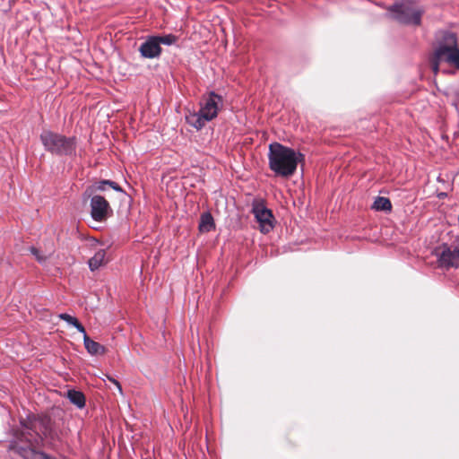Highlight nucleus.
<instances>
[{
    "label": "nucleus",
    "mask_w": 459,
    "mask_h": 459,
    "mask_svg": "<svg viewBox=\"0 0 459 459\" xmlns=\"http://www.w3.org/2000/svg\"><path fill=\"white\" fill-rule=\"evenodd\" d=\"M141 56L144 58H156L159 57L161 53V48L159 46V42L156 38L149 37L139 48Z\"/></svg>",
    "instance_id": "1a4fd4ad"
},
{
    "label": "nucleus",
    "mask_w": 459,
    "mask_h": 459,
    "mask_svg": "<svg viewBox=\"0 0 459 459\" xmlns=\"http://www.w3.org/2000/svg\"><path fill=\"white\" fill-rule=\"evenodd\" d=\"M106 252L104 249H100L95 255L89 260V266L91 271L99 269L105 264Z\"/></svg>",
    "instance_id": "4468645a"
},
{
    "label": "nucleus",
    "mask_w": 459,
    "mask_h": 459,
    "mask_svg": "<svg viewBox=\"0 0 459 459\" xmlns=\"http://www.w3.org/2000/svg\"><path fill=\"white\" fill-rule=\"evenodd\" d=\"M372 208L376 211L390 212L392 209V204L388 198L379 196L376 198Z\"/></svg>",
    "instance_id": "dca6fc26"
},
{
    "label": "nucleus",
    "mask_w": 459,
    "mask_h": 459,
    "mask_svg": "<svg viewBox=\"0 0 459 459\" xmlns=\"http://www.w3.org/2000/svg\"><path fill=\"white\" fill-rule=\"evenodd\" d=\"M200 106L198 112H190L186 115L187 124L197 130L202 129L207 122L217 117L222 107V98L214 92H211L204 97Z\"/></svg>",
    "instance_id": "7ed1b4c3"
},
{
    "label": "nucleus",
    "mask_w": 459,
    "mask_h": 459,
    "mask_svg": "<svg viewBox=\"0 0 459 459\" xmlns=\"http://www.w3.org/2000/svg\"><path fill=\"white\" fill-rule=\"evenodd\" d=\"M45 149L58 155H71L75 150V139L45 130L40 134Z\"/></svg>",
    "instance_id": "39448f33"
},
{
    "label": "nucleus",
    "mask_w": 459,
    "mask_h": 459,
    "mask_svg": "<svg viewBox=\"0 0 459 459\" xmlns=\"http://www.w3.org/2000/svg\"><path fill=\"white\" fill-rule=\"evenodd\" d=\"M215 228L214 221L210 212H204L201 215L199 222V230L201 232H209Z\"/></svg>",
    "instance_id": "ddd939ff"
},
{
    "label": "nucleus",
    "mask_w": 459,
    "mask_h": 459,
    "mask_svg": "<svg viewBox=\"0 0 459 459\" xmlns=\"http://www.w3.org/2000/svg\"><path fill=\"white\" fill-rule=\"evenodd\" d=\"M389 10L393 13L394 18L400 22L414 25L420 23L422 11L409 2L394 4Z\"/></svg>",
    "instance_id": "423d86ee"
},
{
    "label": "nucleus",
    "mask_w": 459,
    "mask_h": 459,
    "mask_svg": "<svg viewBox=\"0 0 459 459\" xmlns=\"http://www.w3.org/2000/svg\"><path fill=\"white\" fill-rule=\"evenodd\" d=\"M42 440L41 436L33 434L31 429L26 427L14 440L10 442L9 451L22 459H50L47 454L35 450V446H39Z\"/></svg>",
    "instance_id": "f03ea898"
},
{
    "label": "nucleus",
    "mask_w": 459,
    "mask_h": 459,
    "mask_svg": "<svg viewBox=\"0 0 459 459\" xmlns=\"http://www.w3.org/2000/svg\"><path fill=\"white\" fill-rule=\"evenodd\" d=\"M302 159L301 153L279 143H273L269 145V168L278 176L283 178L292 176L297 169L298 163Z\"/></svg>",
    "instance_id": "f257e3e1"
},
{
    "label": "nucleus",
    "mask_w": 459,
    "mask_h": 459,
    "mask_svg": "<svg viewBox=\"0 0 459 459\" xmlns=\"http://www.w3.org/2000/svg\"><path fill=\"white\" fill-rule=\"evenodd\" d=\"M91 215L96 221H102L112 212L108 202L101 195H93L91 198Z\"/></svg>",
    "instance_id": "0eeeda50"
},
{
    "label": "nucleus",
    "mask_w": 459,
    "mask_h": 459,
    "mask_svg": "<svg viewBox=\"0 0 459 459\" xmlns=\"http://www.w3.org/2000/svg\"><path fill=\"white\" fill-rule=\"evenodd\" d=\"M107 186H109L117 192H123L122 188L116 182L111 180H101L88 186L85 191V195L90 196L97 191H105Z\"/></svg>",
    "instance_id": "9b49d317"
},
{
    "label": "nucleus",
    "mask_w": 459,
    "mask_h": 459,
    "mask_svg": "<svg viewBox=\"0 0 459 459\" xmlns=\"http://www.w3.org/2000/svg\"><path fill=\"white\" fill-rule=\"evenodd\" d=\"M159 42V46L161 44L170 46L177 42L178 37L173 34H168L164 36H154Z\"/></svg>",
    "instance_id": "a211bd4d"
},
{
    "label": "nucleus",
    "mask_w": 459,
    "mask_h": 459,
    "mask_svg": "<svg viewBox=\"0 0 459 459\" xmlns=\"http://www.w3.org/2000/svg\"><path fill=\"white\" fill-rule=\"evenodd\" d=\"M82 333L83 334V343L85 349L90 354L102 355L106 352V348L103 345L100 344L99 342L90 339L85 330L84 333Z\"/></svg>",
    "instance_id": "f8f14e48"
},
{
    "label": "nucleus",
    "mask_w": 459,
    "mask_h": 459,
    "mask_svg": "<svg viewBox=\"0 0 459 459\" xmlns=\"http://www.w3.org/2000/svg\"><path fill=\"white\" fill-rule=\"evenodd\" d=\"M438 262L442 267L459 266V246L454 249L445 247L439 255Z\"/></svg>",
    "instance_id": "9d476101"
},
{
    "label": "nucleus",
    "mask_w": 459,
    "mask_h": 459,
    "mask_svg": "<svg viewBox=\"0 0 459 459\" xmlns=\"http://www.w3.org/2000/svg\"><path fill=\"white\" fill-rule=\"evenodd\" d=\"M58 317L60 319L65 321L69 325H74L80 333H84L85 329H84L83 325L77 320L76 317L72 316L65 313L59 314Z\"/></svg>",
    "instance_id": "f3484780"
},
{
    "label": "nucleus",
    "mask_w": 459,
    "mask_h": 459,
    "mask_svg": "<svg viewBox=\"0 0 459 459\" xmlns=\"http://www.w3.org/2000/svg\"><path fill=\"white\" fill-rule=\"evenodd\" d=\"M254 215L259 223L260 230L263 233L270 232L273 228V216L272 212L262 204L253 208Z\"/></svg>",
    "instance_id": "6e6552de"
},
{
    "label": "nucleus",
    "mask_w": 459,
    "mask_h": 459,
    "mask_svg": "<svg viewBox=\"0 0 459 459\" xmlns=\"http://www.w3.org/2000/svg\"><path fill=\"white\" fill-rule=\"evenodd\" d=\"M67 398L78 408H82L85 405V397L82 392L76 390H69L67 392Z\"/></svg>",
    "instance_id": "2eb2a0df"
},
{
    "label": "nucleus",
    "mask_w": 459,
    "mask_h": 459,
    "mask_svg": "<svg viewBox=\"0 0 459 459\" xmlns=\"http://www.w3.org/2000/svg\"><path fill=\"white\" fill-rule=\"evenodd\" d=\"M30 253L36 257V259L39 262V263H43L47 260V256L42 255L39 249H37L36 247H31L30 248Z\"/></svg>",
    "instance_id": "6ab92c4d"
},
{
    "label": "nucleus",
    "mask_w": 459,
    "mask_h": 459,
    "mask_svg": "<svg viewBox=\"0 0 459 459\" xmlns=\"http://www.w3.org/2000/svg\"><path fill=\"white\" fill-rule=\"evenodd\" d=\"M107 377L110 381V383H112L117 388L118 392L122 394L123 391H122V387H121L119 382L111 377L108 376Z\"/></svg>",
    "instance_id": "aec40b11"
},
{
    "label": "nucleus",
    "mask_w": 459,
    "mask_h": 459,
    "mask_svg": "<svg viewBox=\"0 0 459 459\" xmlns=\"http://www.w3.org/2000/svg\"><path fill=\"white\" fill-rule=\"evenodd\" d=\"M442 61L451 64L459 69V47L455 33L446 32L435 50L432 61V70L435 74H437L439 63Z\"/></svg>",
    "instance_id": "20e7f679"
}]
</instances>
